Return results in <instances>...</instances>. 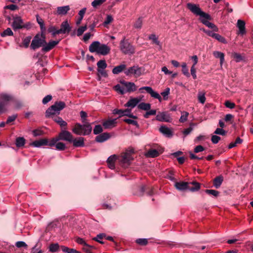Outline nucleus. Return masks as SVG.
<instances>
[{"label": "nucleus", "mask_w": 253, "mask_h": 253, "mask_svg": "<svg viewBox=\"0 0 253 253\" xmlns=\"http://www.w3.org/2000/svg\"><path fill=\"white\" fill-rule=\"evenodd\" d=\"M213 38L220 42H222L223 43H227V42H226L225 39L218 34L214 33V35H213Z\"/></svg>", "instance_id": "nucleus-38"}, {"label": "nucleus", "mask_w": 253, "mask_h": 253, "mask_svg": "<svg viewBox=\"0 0 253 253\" xmlns=\"http://www.w3.org/2000/svg\"><path fill=\"white\" fill-rule=\"evenodd\" d=\"M59 140L58 138V136L56 138H53L49 141H48L47 140V144H46V145H48L50 147L54 146H55V145L56 144L57 142Z\"/></svg>", "instance_id": "nucleus-50"}, {"label": "nucleus", "mask_w": 253, "mask_h": 253, "mask_svg": "<svg viewBox=\"0 0 253 253\" xmlns=\"http://www.w3.org/2000/svg\"><path fill=\"white\" fill-rule=\"evenodd\" d=\"M232 57L236 62H239L243 60V58L241 55L236 52L232 53Z\"/></svg>", "instance_id": "nucleus-46"}, {"label": "nucleus", "mask_w": 253, "mask_h": 253, "mask_svg": "<svg viewBox=\"0 0 253 253\" xmlns=\"http://www.w3.org/2000/svg\"><path fill=\"white\" fill-rule=\"evenodd\" d=\"M198 99L199 101L202 104H204L206 101L205 93L199 92L198 94Z\"/></svg>", "instance_id": "nucleus-40"}, {"label": "nucleus", "mask_w": 253, "mask_h": 253, "mask_svg": "<svg viewBox=\"0 0 253 253\" xmlns=\"http://www.w3.org/2000/svg\"><path fill=\"white\" fill-rule=\"evenodd\" d=\"M52 118H53V121L57 123L59 125H60L61 127L67 126V123L64 121L61 117H56L53 118V117H52Z\"/></svg>", "instance_id": "nucleus-30"}, {"label": "nucleus", "mask_w": 253, "mask_h": 253, "mask_svg": "<svg viewBox=\"0 0 253 253\" xmlns=\"http://www.w3.org/2000/svg\"><path fill=\"white\" fill-rule=\"evenodd\" d=\"M16 145L17 147H21L25 144V139L23 137H17L16 139Z\"/></svg>", "instance_id": "nucleus-34"}, {"label": "nucleus", "mask_w": 253, "mask_h": 253, "mask_svg": "<svg viewBox=\"0 0 253 253\" xmlns=\"http://www.w3.org/2000/svg\"><path fill=\"white\" fill-rule=\"evenodd\" d=\"M93 249H94V247L93 246L88 245L87 244V245H85L83 248V250L86 253H92L91 250Z\"/></svg>", "instance_id": "nucleus-56"}, {"label": "nucleus", "mask_w": 253, "mask_h": 253, "mask_svg": "<svg viewBox=\"0 0 253 253\" xmlns=\"http://www.w3.org/2000/svg\"><path fill=\"white\" fill-rule=\"evenodd\" d=\"M186 5L187 8L192 13L196 16H200V20L203 24L211 28L213 31L217 32L218 31L217 26L209 21L211 20V16L209 14L203 11L199 5L189 2L187 3Z\"/></svg>", "instance_id": "nucleus-1"}, {"label": "nucleus", "mask_w": 253, "mask_h": 253, "mask_svg": "<svg viewBox=\"0 0 253 253\" xmlns=\"http://www.w3.org/2000/svg\"><path fill=\"white\" fill-rule=\"evenodd\" d=\"M106 0H93L91 2V5L95 8L102 4Z\"/></svg>", "instance_id": "nucleus-49"}, {"label": "nucleus", "mask_w": 253, "mask_h": 253, "mask_svg": "<svg viewBox=\"0 0 253 253\" xmlns=\"http://www.w3.org/2000/svg\"><path fill=\"white\" fill-rule=\"evenodd\" d=\"M37 21L40 25L41 32L44 33L45 31V27L44 26V22L42 18H41L38 15L36 16Z\"/></svg>", "instance_id": "nucleus-32"}, {"label": "nucleus", "mask_w": 253, "mask_h": 253, "mask_svg": "<svg viewBox=\"0 0 253 253\" xmlns=\"http://www.w3.org/2000/svg\"><path fill=\"white\" fill-rule=\"evenodd\" d=\"M189 115V113L187 112H183L182 113V115L179 119V122L180 123H184L186 122L187 120L188 116Z\"/></svg>", "instance_id": "nucleus-47"}, {"label": "nucleus", "mask_w": 253, "mask_h": 253, "mask_svg": "<svg viewBox=\"0 0 253 253\" xmlns=\"http://www.w3.org/2000/svg\"><path fill=\"white\" fill-rule=\"evenodd\" d=\"M59 30L60 34H68L71 30V27L70 26L68 22L66 20L61 23L60 29Z\"/></svg>", "instance_id": "nucleus-15"}, {"label": "nucleus", "mask_w": 253, "mask_h": 253, "mask_svg": "<svg viewBox=\"0 0 253 253\" xmlns=\"http://www.w3.org/2000/svg\"><path fill=\"white\" fill-rule=\"evenodd\" d=\"M103 129L102 126L100 125H96L93 129V133L95 134H98L101 133Z\"/></svg>", "instance_id": "nucleus-57"}, {"label": "nucleus", "mask_w": 253, "mask_h": 253, "mask_svg": "<svg viewBox=\"0 0 253 253\" xmlns=\"http://www.w3.org/2000/svg\"><path fill=\"white\" fill-rule=\"evenodd\" d=\"M213 55L215 57L220 59V65H221L224 61V53L219 51H214Z\"/></svg>", "instance_id": "nucleus-31"}, {"label": "nucleus", "mask_w": 253, "mask_h": 253, "mask_svg": "<svg viewBox=\"0 0 253 253\" xmlns=\"http://www.w3.org/2000/svg\"><path fill=\"white\" fill-rule=\"evenodd\" d=\"M131 110L128 109L122 110V109H115L114 110L113 113L114 114H118L120 115V116H128L130 118H136V117L133 115L130 114Z\"/></svg>", "instance_id": "nucleus-14"}, {"label": "nucleus", "mask_w": 253, "mask_h": 253, "mask_svg": "<svg viewBox=\"0 0 253 253\" xmlns=\"http://www.w3.org/2000/svg\"><path fill=\"white\" fill-rule=\"evenodd\" d=\"M120 49L125 54H132L135 52V48L125 39L120 42Z\"/></svg>", "instance_id": "nucleus-7"}, {"label": "nucleus", "mask_w": 253, "mask_h": 253, "mask_svg": "<svg viewBox=\"0 0 253 253\" xmlns=\"http://www.w3.org/2000/svg\"><path fill=\"white\" fill-rule=\"evenodd\" d=\"M170 89L169 87H167L165 91L161 92V95L163 96L164 99L165 100H167L168 99V96L169 94Z\"/></svg>", "instance_id": "nucleus-59"}, {"label": "nucleus", "mask_w": 253, "mask_h": 253, "mask_svg": "<svg viewBox=\"0 0 253 253\" xmlns=\"http://www.w3.org/2000/svg\"><path fill=\"white\" fill-rule=\"evenodd\" d=\"M126 68V65L125 64H121L115 67L112 70V73L114 74H118L123 71Z\"/></svg>", "instance_id": "nucleus-28"}, {"label": "nucleus", "mask_w": 253, "mask_h": 253, "mask_svg": "<svg viewBox=\"0 0 253 253\" xmlns=\"http://www.w3.org/2000/svg\"><path fill=\"white\" fill-rule=\"evenodd\" d=\"M162 152H160L156 149H150L147 151L146 156L148 157L155 158L158 156Z\"/></svg>", "instance_id": "nucleus-27"}, {"label": "nucleus", "mask_w": 253, "mask_h": 253, "mask_svg": "<svg viewBox=\"0 0 253 253\" xmlns=\"http://www.w3.org/2000/svg\"><path fill=\"white\" fill-rule=\"evenodd\" d=\"M89 50L90 52H96L98 54L106 55L111 50L110 47L106 44H101L98 41L93 42L89 46Z\"/></svg>", "instance_id": "nucleus-2"}, {"label": "nucleus", "mask_w": 253, "mask_h": 253, "mask_svg": "<svg viewBox=\"0 0 253 253\" xmlns=\"http://www.w3.org/2000/svg\"><path fill=\"white\" fill-rule=\"evenodd\" d=\"M205 192L206 193L210 194V195H212L214 197H217L219 195V192L216 190H215L207 189V190H206Z\"/></svg>", "instance_id": "nucleus-52"}, {"label": "nucleus", "mask_w": 253, "mask_h": 253, "mask_svg": "<svg viewBox=\"0 0 253 253\" xmlns=\"http://www.w3.org/2000/svg\"><path fill=\"white\" fill-rule=\"evenodd\" d=\"M13 99L14 98L11 95L6 93H1L0 94V102H4L5 105H6L9 102L13 101Z\"/></svg>", "instance_id": "nucleus-17"}, {"label": "nucleus", "mask_w": 253, "mask_h": 253, "mask_svg": "<svg viewBox=\"0 0 253 253\" xmlns=\"http://www.w3.org/2000/svg\"><path fill=\"white\" fill-rule=\"evenodd\" d=\"M73 136L71 133L66 130H62L58 135L59 140H64L69 142L73 141Z\"/></svg>", "instance_id": "nucleus-10"}, {"label": "nucleus", "mask_w": 253, "mask_h": 253, "mask_svg": "<svg viewBox=\"0 0 253 253\" xmlns=\"http://www.w3.org/2000/svg\"><path fill=\"white\" fill-rule=\"evenodd\" d=\"M12 27L14 30L16 31L18 29L23 28H27L28 27L27 24H25L20 17L17 16L13 18V22Z\"/></svg>", "instance_id": "nucleus-9"}, {"label": "nucleus", "mask_w": 253, "mask_h": 253, "mask_svg": "<svg viewBox=\"0 0 253 253\" xmlns=\"http://www.w3.org/2000/svg\"><path fill=\"white\" fill-rule=\"evenodd\" d=\"M133 153V150H127L122 153L121 155L118 157V161L122 167L126 168L130 165V162L132 160L131 154Z\"/></svg>", "instance_id": "nucleus-5"}, {"label": "nucleus", "mask_w": 253, "mask_h": 253, "mask_svg": "<svg viewBox=\"0 0 253 253\" xmlns=\"http://www.w3.org/2000/svg\"><path fill=\"white\" fill-rule=\"evenodd\" d=\"M175 186L179 190H184L185 189H189V183L187 182H176Z\"/></svg>", "instance_id": "nucleus-23"}, {"label": "nucleus", "mask_w": 253, "mask_h": 253, "mask_svg": "<svg viewBox=\"0 0 253 253\" xmlns=\"http://www.w3.org/2000/svg\"><path fill=\"white\" fill-rule=\"evenodd\" d=\"M47 144V139L45 138L41 139L38 140H36L30 143L31 146L35 147H40L42 146H46Z\"/></svg>", "instance_id": "nucleus-18"}, {"label": "nucleus", "mask_w": 253, "mask_h": 253, "mask_svg": "<svg viewBox=\"0 0 253 253\" xmlns=\"http://www.w3.org/2000/svg\"><path fill=\"white\" fill-rule=\"evenodd\" d=\"M142 18L140 17V18H138L137 20L135 21V22L134 24V27L137 29H140L142 27Z\"/></svg>", "instance_id": "nucleus-51"}, {"label": "nucleus", "mask_w": 253, "mask_h": 253, "mask_svg": "<svg viewBox=\"0 0 253 253\" xmlns=\"http://www.w3.org/2000/svg\"><path fill=\"white\" fill-rule=\"evenodd\" d=\"M73 133L79 135L89 134L92 130L91 125L89 123H84L83 125L76 123L72 129Z\"/></svg>", "instance_id": "nucleus-3"}, {"label": "nucleus", "mask_w": 253, "mask_h": 253, "mask_svg": "<svg viewBox=\"0 0 253 253\" xmlns=\"http://www.w3.org/2000/svg\"><path fill=\"white\" fill-rule=\"evenodd\" d=\"M220 140V137L217 135H212L211 138V142L213 144H217Z\"/></svg>", "instance_id": "nucleus-64"}, {"label": "nucleus", "mask_w": 253, "mask_h": 253, "mask_svg": "<svg viewBox=\"0 0 253 253\" xmlns=\"http://www.w3.org/2000/svg\"><path fill=\"white\" fill-rule=\"evenodd\" d=\"M149 39L152 40L153 43H155L158 45H160V42L158 40V37L155 34H151L149 36Z\"/></svg>", "instance_id": "nucleus-42"}, {"label": "nucleus", "mask_w": 253, "mask_h": 253, "mask_svg": "<svg viewBox=\"0 0 253 253\" xmlns=\"http://www.w3.org/2000/svg\"><path fill=\"white\" fill-rule=\"evenodd\" d=\"M136 243L141 246H145L148 243L147 239H138L136 240Z\"/></svg>", "instance_id": "nucleus-53"}, {"label": "nucleus", "mask_w": 253, "mask_h": 253, "mask_svg": "<svg viewBox=\"0 0 253 253\" xmlns=\"http://www.w3.org/2000/svg\"><path fill=\"white\" fill-rule=\"evenodd\" d=\"M70 8L69 5L59 6L57 8V13L58 15H65L70 10Z\"/></svg>", "instance_id": "nucleus-24"}, {"label": "nucleus", "mask_w": 253, "mask_h": 253, "mask_svg": "<svg viewBox=\"0 0 253 253\" xmlns=\"http://www.w3.org/2000/svg\"><path fill=\"white\" fill-rule=\"evenodd\" d=\"M114 88L117 92L121 94H124L126 93L125 87L121 86L120 84L116 85Z\"/></svg>", "instance_id": "nucleus-36"}, {"label": "nucleus", "mask_w": 253, "mask_h": 253, "mask_svg": "<svg viewBox=\"0 0 253 253\" xmlns=\"http://www.w3.org/2000/svg\"><path fill=\"white\" fill-rule=\"evenodd\" d=\"M59 30H57L54 26H50L48 28V32L51 33L53 36L60 34Z\"/></svg>", "instance_id": "nucleus-37"}, {"label": "nucleus", "mask_w": 253, "mask_h": 253, "mask_svg": "<svg viewBox=\"0 0 253 253\" xmlns=\"http://www.w3.org/2000/svg\"><path fill=\"white\" fill-rule=\"evenodd\" d=\"M237 27L239 29V34L243 35L246 34V31L245 30V22L242 20H238L237 21Z\"/></svg>", "instance_id": "nucleus-19"}, {"label": "nucleus", "mask_w": 253, "mask_h": 253, "mask_svg": "<svg viewBox=\"0 0 253 253\" xmlns=\"http://www.w3.org/2000/svg\"><path fill=\"white\" fill-rule=\"evenodd\" d=\"M189 184L193 185V187H189V190L191 191L194 192L196 191H198L200 188V183L197 182H190Z\"/></svg>", "instance_id": "nucleus-35"}, {"label": "nucleus", "mask_w": 253, "mask_h": 253, "mask_svg": "<svg viewBox=\"0 0 253 253\" xmlns=\"http://www.w3.org/2000/svg\"><path fill=\"white\" fill-rule=\"evenodd\" d=\"M17 115H16V114L9 116L7 119L6 124H9L10 123L16 120V119L17 118Z\"/></svg>", "instance_id": "nucleus-60"}, {"label": "nucleus", "mask_w": 253, "mask_h": 253, "mask_svg": "<svg viewBox=\"0 0 253 253\" xmlns=\"http://www.w3.org/2000/svg\"><path fill=\"white\" fill-rule=\"evenodd\" d=\"M124 121L128 124H132V125L135 126L137 127L138 126L137 122L133 120H131V119H126L124 120Z\"/></svg>", "instance_id": "nucleus-62"}, {"label": "nucleus", "mask_w": 253, "mask_h": 253, "mask_svg": "<svg viewBox=\"0 0 253 253\" xmlns=\"http://www.w3.org/2000/svg\"><path fill=\"white\" fill-rule=\"evenodd\" d=\"M117 119H109L103 123V126L105 128H111L116 126Z\"/></svg>", "instance_id": "nucleus-21"}, {"label": "nucleus", "mask_w": 253, "mask_h": 253, "mask_svg": "<svg viewBox=\"0 0 253 253\" xmlns=\"http://www.w3.org/2000/svg\"><path fill=\"white\" fill-rule=\"evenodd\" d=\"M105 236L106 235L104 233L99 234L97 235L96 237H94L93 240L103 244L104 243L101 240H102Z\"/></svg>", "instance_id": "nucleus-44"}, {"label": "nucleus", "mask_w": 253, "mask_h": 253, "mask_svg": "<svg viewBox=\"0 0 253 253\" xmlns=\"http://www.w3.org/2000/svg\"><path fill=\"white\" fill-rule=\"evenodd\" d=\"M59 248V246L58 244H51L49 246V251L51 252H57Z\"/></svg>", "instance_id": "nucleus-48"}, {"label": "nucleus", "mask_w": 253, "mask_h": 253, "mask_svg": "<svg viewBox=\"0 0 253 253\" xmlns=\"http://www.w3.org/2000/svg\"><path fill=\"white\" fill-rule=\"evenodd\" d=\"M224 105L228 108L233 109L235 107V104L233 102H231L229 100L226 101L224 103Z\"/></svg>", "instance_id": "nucleus-58"}, {"label": "nucleus", "mask_w": 253, "mask_h": 253, "mask_svg": "<svg viewBox=\"0 0 253 253\" xmlns=\"http://www.w3.org/2000/svg\"><path fill=\"white\" fill-rule=\"evenodd\" d=\"M140 100L137 98H133L129 100V101L125 104L126 107L134 108L140 102Z\"/></svg>", "instance_id": "nucleus-25"}, {"label": "nucleus", "mask_w": 253, "mask_h": 253, "mask_svg": "<svg viewBox=\"0 0 253 253\" xmlns=\"http://www.w3.org/2000/svg\"><path fill=\"white\" fill-rule=\"evenodd\" d=\"M121 84L126 88V92H131L135 91L137 87L133 83L122 81Z\"/></svg>", "instance_id": "nucleus-13"}, {"label": "nucleus", "mask_w": 253, "mask_h": 253, "mask_svg": "<svg viewBox=\"0 0 253 253\" xmlns=\"http://www.w3.org/2000/svg\"><path fill=\"white\" fill-rule=\"evenodd\" d=\"M142 90H145L148 93L150 94L152 97L158 99L160 102L162 101V98L160 95L157 92L154 91L151 87L143 86L140 87L139 90L141 93H143Z\"/></svg>", "instance_id": "nucleus-11"}, {"label": "nucleus", "mask_w": 253, "mask_h": 253, "mask_svg": "<svg viewBox=\"0 0 253 253\" xmlns=\"http://www.w3.org/2000/svg\"><path fill=\"white\" fill-rule=\"evenodd\" d=\"M65 107V103L63 101L56 102L53 105L51 106L45 112L46 118L52 117L56 112L63 109Z\"/></svg>", "instance_id": "nucleus-6"}, {"label": "nucleus", "mask_w": 253, "mask_h": 253, "mask_svg": "<svg viewBox=\"0 0 253 253\" xmlns=\"http://www.w3.org/2000/svg\"><path fill=\"white\" fill-rule=\"evenodd\" d=\"M73 145L75 147H82L84 146V138L82 137H79L77 139H74L73 137Z\"/></svg>", "instance_id": "nucleus-26"}, {"label": "nucleus", "mask_w": 253, "mask_h": 253, "mask_svg": "<svg viewBox=\"0 0 253 253\" xmlns=\"http://www.w3.org/2000/svg\"><path fill=\"white\" fill-rule=\"evenodd\" d=\"M223 177L222 176L220 175V176L216 177L213 179L214 186L216 188H219L220 186V185H221V184L223 182Z\"/></svg>", "instance_id": "nucleus-29"}, {"label": "nucleus", "mask_w": 253, "mask_h": 253, "mask_svg": "<svg viewBox=\"0 0 253 253\" xmlns=\"http://www.w3.org/2000/svg\"><path fill=\"white\" fill-rule=\"evenodd\" d=\"M138 108L141 110L148 111L151 108V104L150 103L142 102L138 104Z\"/></svg>", "instance_id": "nucleus-33"}, {"label": "nucleus", "mask_w": 253, "mask_h": 253, "mask_svg": "<svg viewBox=\"0 0 253 253\" xmlns=\"http://www.w3.org/2000/svg\"><path fill=\"white\" fill-rule=\"evenodd\" d=\"M87 27L86 26H81L78 28L77 30V35L78 36H81L84 32L86 30Z\"/></svg>", "instance_id": "nucleus-55"}, {"label": "nucleus", "mask_w": 253, "mask_h": 253, "mask_svg": "<svg viewBox=\"0 0 253 253\" xmlns=\"http://www.w3.org/2000/svg\"><path fill=\"white\" fill-rule=\"evenodd\" d=\"M58 43V41H51L48 43L46 42L42 50L43 52H48L53 48Z\"/></svg>", "instance_id": "nucleus-16"}, {"label": "nucleus", "mask_w": 253, "mask_h": 253, "mask_svg": "<svg viewBox=\"0 0 253 253\" xmlns=\"http://www.w3.org/2000/svg\"><path fill=\"white\" fill-rule=\"evenodd\" d=\"M214 133L216 134H219L221 135H225L226 133V132L223 130L222 128H217L216 129Z\"/></svg>", "instance_id": "nucleus-61"}, {"label": "nucleus", "mask_w": 253, "mask_h": 253, "mask_svg": "<svg viewBox=\"0 0 253 253\" xmlns=\"http://www.w3.org/2000/svg\"><path fill=\"white\" fill-rule=\"evenodd\" d=\"M113 21V18L112 16L110 15H108L107 16L106 19L103 22V25L104 26H106L107 25L110 24Z\"/></svg>", "instance_id": "nucleus-63"}, {"label": "nucleus", "mask_w": 253, "mask_h": 253, "mask_svg": "<svg viewBox=\"0 0 253 253\" xmlns=\"http://www.w3.org/2000/svg\"><path fill=\"white\" fill-rule=\"evenodd\" d=\"M56 149L60 151L65 150L66 146L64 143L63 142H58L55 145Z\"/></svg>", "instance_id": "nucleus-54"}, {"label": "nucleus", "mask_w": 253, "mask_h": 253, "mask_svg": "<svg viewBox=\"0 0 253 253\" xmlns=\"http://www.w3.org/2000/svg\"><path fill=\"white\" fill-rule=\"evenodd\" d=\"M45 43V35L44 33L41 32V34H37L34 37L30 44V48L35 50L41 47H43Z\"/></svg>", "instance_id": "nucleus-4"}, {"label": "nucleus", "mask_w": 253, "mask_h": 253, "mask_svg": "<svg viewBox=\"0 0 253 253\" xmlns=\"http://www.w3.org/2000/svg\"><path fill=\"white\" fill-rule=\"evenodd\" d=\"M156 119L157 121L165 122H170L171 120L170 116L166 112H159Z\"/></svg>", "instance_id": "nucleus-12"}, {"label": "nucleus", "mask_w": 253, "mask_h": 253, "mask_svg": "<svg viewBox=\"0 0 253 253\" xmlns=\"http://www.w3.org/2000/svg\"><path fill=\"white\" fill-rule=\"evenodd\" d=\"M97 69H105L107 67V65L105 60H101L97 62Z\"/></svg>", "instance_id": "nucleus-41"}, {"label": "nucleus", "mask_w": 253, "mask_h": 253, "mask_svg": "<svg viewBox=\"0 0 253 253\" xmlns=\"http://www.w3.org/2000/svg\"><path fill=\"white\" fill-rule=\"evenodd\" d=\"M13 33L10 28H7L6 30H5L3 32H2L0 34V36L2 37H4L6 36H13Z\"/></svg>", "instance_id": "nucleus-39"}, {"label": "nucleus", "mask_w": 253, "mask_h": 253, "mask_svg": "<svg viewBox=\"0 0 253 253\" xmlns=\"http://www.w3.org/2000/svg\"><path fill=\"white\" fill-rule=\"evenodd\" d=\"M31 39V36H28L23 39L22 44L25 48L29 47Z\"/></svg>", "instance_id": "nucleus-45"}, {"label": "nucleus", "mask_w": 253, "mask_h": 253, "mask_svg": "<svg viewBox=\"0 0 253 253\" xmlns=\"http://www.w3.org/2000/svg\"><path fill=\"white\" fill-rule=\"evenodd\" d=\"M181 66H182V72L183 73V74L186 76V77H190V74L188 72V69H187V65H186V63H185V62H183L182 65H181Z\"/></svg>", "instance_id": "nucleus-43"}, {"label": "nucleus", "mask_w": 253, "mask_h": 253, "mask_svg": "<svg viewBox=\"0 0 253 253\" xmlns=\"http://www.w3.org/2000/svg\"><path fill=\"white\" fill-rule=\"evenodd\" d=\"M159 130L162 134L168 137H171L173 135L171 130L166 126H161L159 128Z\"/></svg>", "instance_id": "nucleus-20"}, {"label": "nucleus", "mask_w": 253, "mask_h": 253, "mask_svg": "<svg viewBox=\"0 0 253 253\" xmlns=\"http://www.w3.org/2000/svg\"><path fill=\"white\" fill-rule=\"evenodd\" d=\"M143 71L142 68L133 66L125 70L124 73L126 76L133 75L135 77L137 78L142 75Z\"/></svg>", "instance_id": "nucleus-8"}, {"label": "nucleus", "mask_w": 253, "mask_h": 253, "mask_svg": "<svg viewBox=\"0 0 253 253\" xmlns=\"http://www.w3.org/2000/svg\"><path fill=\"white\" fill-rule=\"evenodd\" d=\"M110 137V135L109 133L105 132L97 135L95 138V140L97 142L101 143L107 140Z\"/></svg>", "instance_id": "nucleus-22"}]
</instances>
